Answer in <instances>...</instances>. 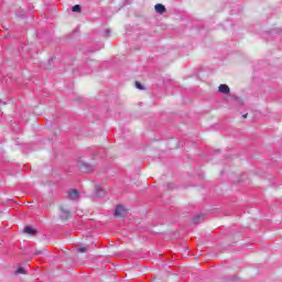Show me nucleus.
I'll return each instance as SVG.
<instances>
[{"instance_id": "nucleus-10", "label": "nucleus", "mask_w": 282, "mask_h": 282, "mask_svg": "<svg viewBox=\"0 0 282 282\" xmlns=\"http://www.w3.org/2000/svg\"><path fill=\"white\" fill-rule=\"evenodd\" d=\"M80 4H76V6H74L73 8H72V11L73 12H80Z\"/></svg>"}, {"instance_id": "nucleus-7", "label": "nucleus", "mask_w": 282, "mask_h": 282, "mask_svg": "<svg viewBox=\"0 0 282 282\" xmlns=\"http://www.w3.org/2000/svg\"><path fill=\"white\" fill-rule=\"evenodd\" d=\"M204 219V215L194 216L193 224H200Z\"/></svg>"}, {"instance_id": "nucleus-2", "label": "nucleus", "mask_w": 282, "mask_h": 282, "mask_svg": "<svg viewBox=\"0 0 282 282\" xmlns=\"http://www.w3.org/2000/svg\"><path fill=\"white\" fill-rule=\"evenodd\" d=\"M80 197V194L78 193L77 189H70L68 192V199H72L73 202L78 200V198Z\"/></svg>"}, {"instance_id": "nucleus-13", "label": "nucleus", "mask_w": 282, "mask_h": 282, "mask_svg": "<svg viewBox=\"0 0 282 282\" xmlns=\"http://www.w3.org/2000/svg\"><path fill=\"white\" fill-rule=\"evenodd\" d=\"M135 87L137 89H144V87L142 86V84H140V82H135Z\"/></svg>"}, {"instance_id": "nucleus-14", "label": "nucleus", "mask_w": 282, "mask_h": 282, "mask_svg": "<svg viewBox=\"0 0 282 282\" xmlns=\"http://www.w3.org/2000/svg\"><path fill=\"white\" fill-rule=\"evenodd\" d=\"M247 117H248V115H245V116H243V118H247Z\"/></svg>"}, {"instance_id": "nucleus-3", "label": "nucleus", "mask_w": 282, "mask_h": 282, "mask_svg": "<svg viewBox=\"0 0 282 282\" xmlns=\"http://www.w3.org/2000/svg\"><path fill=\"white\" fill-rule=\"evenodd\" d=\"M154 10L158 12V14H164V12H166V7H164L162 3H158L155 4Z\"/></svg>"}, {"instance_id": "nucleus-9", "label": "nucleus", "mask_w": 282, "mask_h": 282, "mask_svg": "<svg viewBox=\"0 0 282 282\" xmlns=\"http://www.w3.org/2000/svg\"><path fill=\"white\" fill-rule=\"evenodd\" d=\"M62 214L61 217L62 219H67V217H69V212L65 210V209H61Z\"/></svg>"}, {"instance_id": "nucleus-11", "label": "nucleus", "mask_w": 282, "mask_h": 282, "mask_svg": "<svg viewBox=\"0 0 282 282\" xmlns=\"http://www.w3.org/2000/svg\"><path fill=\"white\" fill-rule=\"evenodd\" d=\"M15 274H25V269H23L22 267H20V268L17 270Z\"/></svg>"}, {"instance_id": "nucleus-12", "label": "nucleus", "mask_w": 282, "mask_h": 282, "mask_svg": "<svg viewBox=\"0 0 282 282\" xmlns=\"http://www.w3.org/2000/svg\"><path fill=\"white\" fill-rule=\"evenodd\" d=\"M78 252H82V253L87 252V247L79 246L78 247Z\"/></svg>"}, {"instance_id": "nucleus-8", "label": "nucleus", "mask_w": 282, "mask_h": 282, "mask_svg": "<svg viewBox=\"0 0 282 282\" xmlns=\"http://www.w3.org/2000/svg\"><path fill=\"white\" fill-rule=\"evenodd\" d=\"M24 232L26 234V235H34L35 232H36V229H34V228H32V227H25L24 228Z\"/></svg>"}, {"instance_id": "nucleus-5", "label": "nucleus", "mask_w": 282, "mask_h": 282, "mask_svg": "<svg viewBox=\"0 0 282 282\" xmlns=\"http://www.w3.org/2000/svg\"><path fill=\"white\" fill-rule=\"evenodd\" d=\"M95 195H96V197H105V189H102L100 186H96Z\"/></svg>"}, {"instance_id": "nucleus-6", "label": "nucleus", "mask_w": 282, "mask_h": 282, "mask_svg": "<svg viewBox=\"0 0 282 282\" xmlns=\"http://www.w3.org/2000/svg\"><path fill=\"white\" fill-rule=\"evenodd\" d=\"M82 171H84L85 173H91L94 171V166L89 164H84L82 166Z\"/></svg>"}, {"instance_id": "nucleus-4", "label": "nucleus", "mask_w": 282, "mask_h": 282, "mask_svg": "<svg viewBox=\"0 0 282 282\" xmlns=\"http://www.w3.org/2000/svg\"><path fill=\"white\" fill-rule=\"evenodd\" d=\"M218 91H220V94H230V87H228L226 84H221L218 87Z\"/></svg>"}, {"instance_id": "nucleus-1", "label": "nucleus", "mask_w": 282, "mask_h": 282, "mask_svg": "<svg viewBox=\"0 0 282 282\" xmlns=\"http://www.w3.org/2000/svg\"><path fill=\"white\" fill-rule=\"evenodd\" d=\"M127 208L122 205H118L116 210H115V217H120L121 219H124L127 217Z\"/></svg>"}, {"instance_id": "nucleus-15", "label": "nucleus", "mask_w": 282, "mask_h": 282, "mask_svg": "<svg viewBox=\"0 0 282 282\" xmlns=\"http://www.w3.org/2000/svg\"><path fill=\"white\" fill-rule=\"evenodd\" d=\"M35 254H41V252H35Z\"/></svg>"}]
</instances>
